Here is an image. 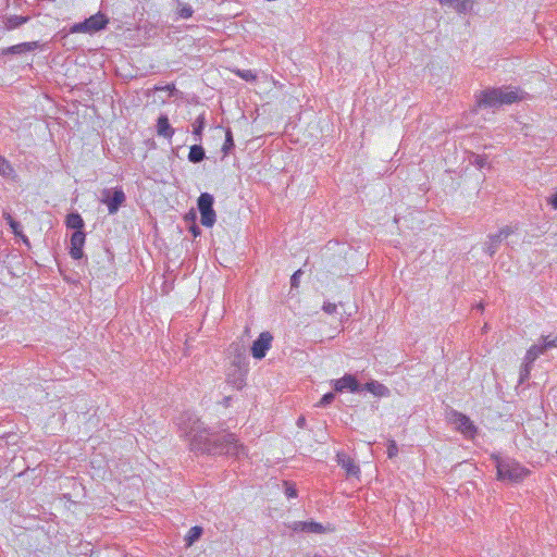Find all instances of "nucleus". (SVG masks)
<instances>
[{
    "mask_svg": "<svg viewBox=\"0 0 557 557\" xmlns=\"http://www.w3.org/2000/svg\"><path fill=\"white\" fill-rule=\"evenodd\" d=\"M206 158V151L205 148L201 145L195 144L190 146L189 152H188V161L190 163H200Z\"/></svg>",
    "mask_w": 557,
    "mask_h": 557,
    "instance_id": "19",
    "label": "nucleus"
},
{
    "mask_svg": "<svg viewBox=\"0 0 557 557\" xmlns=\"http://www.w3.org/2000/svg\"><path fill=\"white\" fill-rule=\"evenodd\" d=\"M154 90H157V91L158 90L169 91V96L170 97L175 96L178 92V90L176 89L174 84H168L165 86H156Z\"/></svg>",
    "mask_w": 557,
    "mask_h": 557,
    "instance_id": "34",
    "label": "nucleus"
},
{
    "mask_svg": "<svg viewBox=\"0 0 557 557\" xmlns=\"http://www.w3.org/2000/svg\"><path fill=\"white\" fill-rule=\"evenodd\" d=\"M515 230L513 227L506 225L499 230L497 233L503 239H506L509 235L513 234Z\"/></svg>",
    "mask_w": 557,
    "mask_h": 557,
    "instance_id": "38",
    "label": "nucleus"
},
{
    "mask_svg": "<svg viewBox=\"0 0 557 557\" xmlns=\"http://www.w3.org/2000/svg\"><path fill=\"white\" fill-rule=\"evenodd\" d=\"M232 72L239 78L246 81V82H256L257 81V74L251 70H240V69H234Z\"/></svg>",
    "mask_w": 557,
    "mask_h": 557,
    "instance_id": "25",
    "label": "nucleus"
},
{
    "mask_svg": "<svg viewBox=\"0 0 557 557\" xmlns=\"http://www.w3.org/2000/svg\"><path fill=\"white\" fill-rule=\"evenodd\" d=\"M235 148V143L233 138L232 129L228 127L225 131V141L222 147V151L224 156L230 154Z\"/></svg>",
    "mask_w": 557,
    "mask_h": 557,
    "instance_id": "24",
    "label": "nucleus"
},
{
    "mask_svg": "<svg viewBox=\"0 0 557 557\" xmlns=\"http://www.w3.org/2000/svg\"><path fill=\"white\" fill-rule=\"evenodd\" d=\"M285 494L288 498L297 497V488L295 487V485L285 482Z\"/></svg>",
    "mask_w": 557,
    "mask_h": 557,
    "instance_id": "37",
    "label": "nucleus"
},
{
    "mask_svg": "<svg viewBox=\"0 0 557 557\" xmlns=\"http://www.w3.org/2000/svg\"><path fill=\"white\" fill-rule=\"evenodd\" d=\"M322 309L327 314H334L337 311V306L333 302H324Z\"/></svg>",
    "mask_w": 557,
    "mask_h": 557,
    "instance_id": "39",
    "label": "nucleus"
},
{
    "mask_svg": "<svg viewBox=\"0 0 557 557\" xmlns=\"http://www.w3.org/2000/svg\"><path fill=\"white\" fill-rule=\"evenodd\" d=\"M206 127V117L205 113L197 116L195 122L193 123V135L196 141H201L202 132Z\"/></svg>",
    "mask_w": 557,
    "mask_h": 557,
    "instance_id": "22",
    "label": "nucleus"
},
{
    "mask_svg": "<svg viewBox=\"0 0 557 557\" xmlns=\"http://www.w3.org/2000/svg\"><path fill=\"white\" fill-rule=\"evenodd\" d=\"M203 534V528L200 525H195L189 529L187 534L184 537L185 545L187 547L194 545Z\"/></svg>",
    "mask_w": 557,
    "mask_h": 557,
    "instance_id": "21",
    "label": "nucleus"
},
{
    "mask_svg": "<svg viewBox=\"0 0 557 557\" xmlns=\"http://www.w3.org/2000/svg\"><path fill=\"white\" fill-rule=\"evenodd\" d=\"M174 128L171 126L168 115L161 114L157 120V133L159 136L171 139L174 135Z\"/></svg>",
    "mask_w": 557,
    "mask_h": 557,
    "instance_id": "16",
    "label": "nucleus"
},
{
    "mask_svg": "<svg viewBox=\"0 0 557 557\" xmlns=\"http://www.w3.org/2000/svg\"><path fill=\"white\" fill-rule=\"evenodd\" d=\"M185 221L186 222H190V223L191 222H196V212H195V210L191 209L188 213H186Z\"/></svg>",
    "mask_w": 557,
    "mask_h": 557,
    "instance_id": "42",
    "label": "nucleus"
},
{
    "mask_svg": "<svg viewBox=\"0 0 557 557\" xmlns=\"http://www.w3.org/2000/svg\"><path fill=\"white\" fill-rule=\"evenodd\" d=\"M324 527L319 523V522H315V521H305V530L304 532L306 533H317V534H320V533H323L324 532Z\"/></svg>",
    "mask_w": 557,
    "mask_h": 557,
    "instance_id": "29",
    "label": "nucleus"
},
{
    "mask_svg": "<svg viewBox=\"0 0 557 557\" xmlns=\"http://www.w3.org/2000/svg\"><path fill=\"white\" fill-rule=\"evenodd\" d=\"M85 20L88 24V27H89L91 34H95L97 32L104 29L107 27V25L109 24V18L102 12H98Z\"/></svg>",
    "mask_w": 557,
    "mask_h": 557,
    "instance_id": "12",
    "label": "nucleus"
},
{
    "mask_svg": "<svg viewBox=\"0 0 557 557\" xmlns=\"http://www.w3.org/2000/svg\"><path fill=\"white\" fill-rule=\"evenodd\" d=\"M529 372L528 370L525 371V374H522L520 375V382H522L527 376H528Z\"/></svg>",
    "mask_w": 557,
    "mask_h": 557,
    "instance_id": "47",
    "label": "nucleus"
},
{
    "mask_svg": "<svg viewBox=\"0 0 557 557\" xmlns=\"http://www.w3.org/2000/svg\"><path fill=\"white\" fill-rule=\"evenodd\" d=\"M547 202L548 205H550L554 209H557V191L555 194H553L548 199H547Z\"/></svg>",
    "mask_w": 557,
    "mask_h": 557,
    "instance_id": "43",
    "label": "nucleus"
},
{
    "mask_svg": "<svg viewBox=\"0 0 557 557\" xmlns=\"http://www.w3.org/2000/svg\"><path fill=\"white\" fill-rule=\"evenodd\" d=\"M296 425L300 429H304L306 426V418L300 416L296 421Z\"/></svg>",
    "mask_w": 557,
    "mask_h": 557,
    "instance_id": "45",
    "label": "nucleus"
},
{
    "mask_svg": "<svg viewBox=\"0 0 557 557\" xmlns=\"http://www.w3.org/2000/svg\"><path fill=\"white\" fill-rule=\"evenodd\" d=\"M176 425L181 432V436L196 438L198 434L205 435L209 432V428L201 422V420L190 411H184L176 418Z\"/></svg>",
    "mask_w": 557,
    "mask_h": 557,
    "instance_id": "4",
    "label": "nucleus"
},
{
    "mask_svg": "<svg viewBox=\"0 0 557 557\" xmlns=\"http://www.w3.org/2000/svg\"><path fill=\"white\" fill-rule=\"evenodd\" d=\"M224 400H225V404H228L230 398L226 397Z\"/></svg>",
    "mask_w": 557,
    "mask_h": 557,
    "instance_id": "48",
    "label": "nucleus"
},
{
    "mask_svg": "<svg viewBox=\"0 0 557 557\" xmlns=\"http://www.w3.org/2000/svg\"><path fill=\"white\" fill-rule=\"evenodd\" d=\"M189 232L193 234V236L196 238L201 234L200 227L197 225L196 222H191L189 226Z\"/></svg>",
    "mask_w": 557,
    "mask_h": 557,
    "instance_id": "41",
    "label": "nucleus"
},
{
    "mask_svg": "<svg viewBox=\"0 0 557 557\" xmlns=\"http://www.w3.org/2000/svg\"><path fill=\"white\" fill-rule=\"evenodd\" d=\"M524 94L520 88L490 87L476 96V106L479 108H500L523 100Z\"/></svg>",
    "mask_w": 557,
    "mask_h": 557,
    "instance_id": "2",
    "label": "nucleus"
},
{
    "mask_svg": "<svg viewBox=\"0 0 557 557\" xmlns=\"http://www.w3.org/2000/svg\"><path fill=\"white\" fill-rule=\"evenodd\" d=\"M125 201L126 196L121 187L104 188L101 191V202L107 205L110 214L116 213Z\"/></svg>",
    "mask_w": 557,
    "mask_h": 557,
    "instance_id": "6",
    "label": "nucleus"
},
{
    "mask_svg": "<svg viewBox=\"0 0 557 557\" xmlns=\"http://www.w3.org/2000/svg\"><path fill=\"white\" fill-rule=\"evenodd\" d=\"M213 205L214 197L209 193H201L197 199V209L200 213V223L205 227H212L216 222V213Z\"/></svg>",
    "mask_w": 557,
    "mask_h": 557,
    "instance_id": "5",
    "label": "nucleus"
},
{
    "mask_svg": "<svg viewBox=\"0 0 557 557\" xmlns=\"http://www.w3.org/2000/svg\"><path fill=\"white\" fill-rule=\"evenodd\" d=\"M65 225L74 232H85V222L78 212H71L66 215Z\"/></svg>",
    "mask_w": 557,
    "mask_h": 557,
    "instance_id": "17",
    "label": "nucleus"
},
{
    "mask_svg": "<svg viewBox=\"0 0 557 557\" xmlns=\"http://www.w3.org/2000/svg\"><path fill=\"white\" fill-rule=\"evenodd\" d=\"M75 33H85V34L92 35L88 27L86 20H84L83 22L75 23L70 27L69 34H75Z\"/></svg>",
    "mask_w": 557,
    "mask_h": 557,
    "instance_id": "30",
    "label": "nucleus"
},
{
    "mask_svg": "<svg viewBox=\"0 0 557 557\" xmlns=\"http://www.w3.org/2000/svg\"><path fill=\"white\" fill-rule=\"evenodd\" d=\"M543 350H541V347L539 344H535L533 346H531L529 348V350L527 351V359L530 361V362H533L540 355H543Z\"/></svg>",
    "mask_w": 557,
    "mask_h": 557,
    "instance_id": "31",
    "label": "nucleus"
},
{
    "mask_svg": "<svg viewBox=\"0 0 557 557\" xmlns=\"http://www.w3.org/2000/svg\"><path fill=\"white\" fill-rule=\"evenodd\" d=\"M17 237H20L23 243L27 246V247H30V243H29V239L28 237L23 233V231L21 230V234L20 235H16Z\"/></svg>",
    "mask_w": 557,
    "mask_h": 557,
    "instance_id": "44",
    "label": "nucleus"
},
{
    "mask_svg": "<svg viewBox=\"0 0 557 557\" xmlns=\"http://www.w3.org/2000/svg\"><path fill=\"white\" fill-rule=\"evenodd\" d=\"M455 423L457 424V429L467 437H473L476 434V426L463 413L457 412Z\"/></svg>",
    "mask_w": 557,
    "mask_h": 557,
    "instance_id": "10",
    "label": "nucleus"
},
{
    "mask_svg": "<svg viewBox=\"0 0 557 557\" xmlns=\"http://www.w3.org/2000/svg\"><path fill=\"white\" fill-rule=\"evenodd\" d=\"M86 242V233L85 232H73L70 239V256L74 260H81L85 257L84 253V245Z\"/></svg>",
    "mask_w": 557,
    "mask_h": 557,
    "instance_id": "9",
    "label": "nucleus"
},
{
    "mask_svg": "<svg viewBox=\"0 0 557 557\" xmlns=\"http://www.w3.org/2000/svg\"><path fill=\"white\" fill-rule=\"evenodd\" d=\"M302 273L304 272L301 269L294 272V274L290 277V287L292 288H297L299 286L300 276L302 275Z\"/></svg>",
    "mask_w": 557,
    "mask_h": 557,
    "instance_id": "35",
    "label": "nucleus"
},
{
    "mask_svg": "<svg viewBox=\"0 0 557 557\" xmlns=\"http://www.w3.org/2000/svg\"><path fill=\"white\" fill-rule=\"evenodd\" d=\"M190 450L208 456H232L240 458L248 455L246 446L240 444L234 433L215 432L209 428L205 435L198 434L190 440Z\"/></svg>",
    "mask_w": 557,
    "mask_h": 557,
    "instance_id": "1",
    "label": "nucleus"
},
{
    "mask_svg": "<svg viewBox=\"0 0 557 557\" xmlns=\"http://www.w3.org/2000/svg\"><path fill=\"white\" fill-rule=\"evenodd\" d=\"M335 393L336 392H329L326 394H324L321 399L319 400V403L317 404L318 407H327L329 405H331L334 399H335Z\"/></svg>",
    "mask_w": 557,
    "mask_h": 557,
    "instance_id": "32",
    "label": "nucleus"
},
{
    "mask_svg": "<svg viewBox=\"0 0 557 557\" xmlns=\"http://www.w3.org/2000/svg\"><path fill=\"white\" fill-rule=\"evenodd\" d=\"M337 463L346 470L347 475H357L360 472L359 466L345 453L336 455Z\"/></svg>",
    "mask_w": 557,
    "mask_h": 557,
    "instance_id": "13",
    "label": "nucleus"
},
{
    "mask_svg": "<svg viewBox=\"0 0 557 557\" xmlns=\"http://www.w3.org/2000/svg\"><path fill=\"white\" fill-rule=\"evenodd\" d=\"M494 458L496 461L498 480H508L518 483L523 481L530 474L529 469L524 468L513 459H504L497 456H495Z\"/></svg>",
    "mask_w": 557,
    "mask_h": 557,
    "instance_id": "3",
    "label": "nucleus"
},
{
    "mask_svg": "<svg viewBox=\"0 0 557 557\" xmlns=\"http://www.w3.org/2000/svg\"><path fill=\"white\" fill-rule=\"evenodd\" d=\"M362 387L363 391H367L376 397H388L391 395V391L387 386L374 380L362 384Z\"/></svg>",
    "mask_w": 557,
    "mask_h": 557,
    "instance_id": "14",
    "label": "nucleus"
},
{
    "mask_svg": "<svg viewBox=\"0 0 557 557\" xmlns=\"http://www.w3.org/2000/svg\"><path fill=\"white\" fill-rule=\"evenodd\" d=\"M273 336L270 332L265 331L259 334L251 346V355L256 359H262L265 357L267 351L271 348Z\"/></svg>",
    "mask_w": 557,
    "mask_h": 557,
    "instance_id": "8",
    "label": "nucleus"
},
{
    "mask_svg": "<svg viewBox=\"0 0 557 557\" xmlns=\"http://www.w3.org/2000/svg\"><path fill=\"white\" fill-rule=\"evenodd\" d=\"M13 173L14 169L11 163L0 156V175L3 177H10Z\"/></svg>",
    "mask_w": 557,
    "mask_h": 557,
    "instance_id": "28",
    "label": "nucleus"
},
{
    "mask_svg": "<svg viewBox=\"0 0 557 557\" xmlns=\"http://www.w3.org/2000/svg\"><path fill=\"white\" fill-rule=\"evenodd\" d=\"M543 352L547 351L550 348L557 347V335H547L541 336L540 342L537 343Z\"/></svg>",
    "mask_w": 557,
    "mask_h": 557,
    "instance_id": "23",
    "label": "nucleus"
},
{
    "mask_svg": "<svg viewBox=\"0 0 557 557\" xmlns=\"http://www.w3.org/2000/svg\"><path fill=\"white\" fill-rule=\"evenodd\" d=\"M40 47H41V45L39 41L21 42V44L10 46L8 48L2 49L1 54L2 55L22 54V53H26V52H32Z\"/></svg>",
    "mask_w": 557,
    "mask_h": 557,
    "instance_id": "11",
    "label": "nucleus"
},
{
    "mask_svg": "<svg viewBox=\"0 0 557 557\" xmlns=\"http://www.w3.org/2000/svg\"><path fill=\"white\" fill-rule=\"evenodd\" d=\"M398 454V447L395 441H389L387 445V456L388 458H394Z\"/></svg>",
    "mask_w": 557,
    "mask_h": 557,
    "instance_id": "36",
    "label": "nucleus"
},
{
    "mask_svg": "<svg viewBox=\"0 0 557 557\" xmlns=\"http://www.w3.org/2000/svg\"><path fill=\"white\" fill-rule=\"evenodd\" d=\"M334 392L343 393L345 389L351 393H361L363 391L362 384L358 382L355 375L346 373L338 380L332 381Z\"/></svg>",
    "mask_w": 557,
    "mask_h": 557,
    "instance_id": "7",
    "label": "nucleus"
},
{
    "mask_svg": "<svg viewBox=\"0 0 557 557\" xmlns=\"http://www.w3.org/2000/svg\"><path fill=\"white\" fill-rule=\"evenodd\" d=\"M180 7H181L178 9L180 17H182V18H189V17H191V15L194 13V10H193V8L189 4H187V3L182 4V3H180Z\"/></svg>",
    "mask_w": 557,
    "mask_h": 557,
    "instance_id": "33",
    "label": "nucleus"
},
{
    "mask_svg": "<svg viewBox=\"0 0 557 557\" xmlns=\"http://www.w3.org/2000/svg\"><path fill=\"white\" fill-rule=\"evenodd\" d=\"M29 16L10 15L4 20V28L7 30L15 29L29 21Z\"/></svg>",
    "mask_w": 557,
    "mask_h": 557,
    "instance_id": "20",
    "label": "nucleus"
},
{
    "mask_svg": "<svg viewBox=\"0 0 557 557\" xmlns=\"http://www.w3.org/2000/svg\"><path fill=\"white\" fill-rule=\"evenodd\" d=\"M443 5L453 8L459 14H466L472 10V0H440Z\"/></svg>",
    "mask_w": 557,
    "mask_h": 557,
    "instance_id": "15",
    "label": "nucleus"
},
{
    "mask_svg": "<svg viewBox=\"0 0 557 557\" xmlns=\"http://www.w3.org/2000/svg\"><path fill=\"white\" fill-rule=\"evenodd\" d=\"M469 162L475 165L478 169H483L488 165L487 157L485 154L471 153Z\"/></svg>",
    "mask_w": 557,
    "mask_h": 557,
    "instance_id": "27",
    "label": "nucleus"
},
{
    "mask_svg": "<svg viewBox=\"0 0 557 557\" xmlns=\"http://www.w3.org/2000/svg\"><path fill=\"white\" fill-rule=\"evenodd\" d=\"M503 240L504 239L498 234H490L485 243L484 251L490 257H493L497 252Z\"/></svg>",
    "mask_w": 557,
    "mask_h": 557,
    "instance_id": "18",
    "label": "nucleus"
},
{
    "mask_svg": "<svg viewBox=\"0 0 557 557\" xmlns=\"http://www.w3.org/2000/svg\"><path fill=\"white\" fill-rule=\"evenodd\" d=\"M230 349H231V350H234V352H236V351L239 349V345H238V344H232V345L230 346Z\"/></svg>",
    "mask_w": 557,
    "mask_h": 557,
    "instance_id": "46",
    "label": "nucleus"
},
{
    "mask_svg": "<svg viewBox=\"0 0 557 557\" xmlns=\"http://www.w3.org/2000/svg\"><path fill=\"white\" fill-rule=\"evenodd\" d=\"M294 532H304L305 521H294L288 525Z\"/></svg>",
    "mask_w": 557,
    "mask_h": 557,
    "instance_id": "40",
    "label": "nucleus"
},
{
    "mask_svg": "<svg viewBox=\"0 0 557 557\" xmlns=\"http://www.w3.org/2000/svg\"><path fill=\"white\" fill-rule=\"evenodd\" d=\"M3 219L7 221L8 225L10 226L14 235L21 234V223L16 221L9 212H3Z\"/></svg>",
    "mask_w": 557,
    "mask_h": 557,
    "instance_id": "26",
    "label": "nucleus"
}]
</instances>
